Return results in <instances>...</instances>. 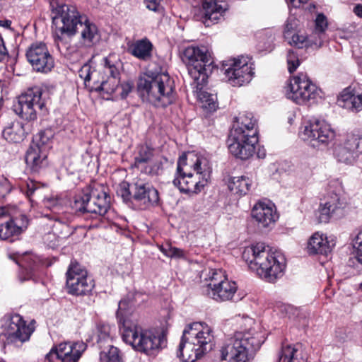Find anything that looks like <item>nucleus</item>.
I'll return each mask as SVG.
<instances>
[{"label": "nucleus", "mask_w": 362, "mask_h": 362, "mask_svg": "<svg viewBox=\"0 0 362 362\" xmlns=\"http://www.w3.org/2000/svg\"><path fill=\"white\" fill-rule=\"evenodd\" d=\"M362 153V133L355 132L347 135L344 142L337 145L334 151L336 159L345 164H353Z\"/></svg>", "instance_id": "obj_21"}, {"label": "nucleus", "mask_w": 362, "mask_h": 362, "mask_svg": "<svg viewBox=\"0 0 362 362\" xmlns=\"http://www.w3.org/2000/svg\"><path fill=\"white\" fill-rule=\"evenodd\" d=\"M11 25V21L9 20H0V26L4 27L6 28H10Z\"/></svg>", "instance_id": "obj_58"}, {"label": "nucleus", "mask_w": 362, "mask_h": 362, "mask_svg": "<svg viewBox=\"0 0 362 362\" xmlns=\"http://www.w3.org/2000/svg\"><path fill=\"white\" fill-rule=\"evenodd\" d=\"M134 166L141 173L157 175L162 168V163L154 159L153 150L146 145L139 146L134 156Z\"/></svg>", "instance_id": "obj_23"}, {"label": "nucleus", "mask_w": 362, "mask_h": 362, "mask_svg": "<svg viewBox=\"0 0 362 362\" xmlns=\"http://www.w3.org/2000/svg\"><path fill=\"white\" fill-rule=\"evenodd\" d=\"M44 185L34 180H29L26 182L25 186L22 185V189L25 192L26 196L32 200L33 197H36L38 199H42L45 207L52 210L53 215L59 214L62 209V203L57 197H43L42 191L44 189Z\"/></svg>", "instance_id": "obj_25"}, {"label": "nucleus", "mask_w": 362, "mask_h": 362, "mask_svg": "<svg viewBox=\"0 0 362 362\" xmlns=\"http://www.w3.org/2000/svg\"><path fill=\"white\" fill-rule=\"evenodd\" d=\"M86 349V344L82 341L73 344L64 342L52 348L47 356L49 358L55 355L57 358L63 362H76Z\"/></svg>", "instance_id": "obj_26"}, {"label": "nucleus", "mask_w": 362, "mask_h": 362, "mask_svg": "<svg viewBox=\"0 0 362 362\" xmlns=\"http://www.w3.org/2000/svg\"><path fill=\"white\" fill-rule=\"evenodd\" d=\"M243 259L250 268L268 282H274L283 275L286 259L279 252H273L263 243H258L245 249Z\"/></svg>", "instance_id": "obj_2"}, {"label": "nucleus", "mask_w": 362, "mask_h": 362, "mask_svg": "<svg viewBox=\"0 0 362 362\" xmlns=\"http://www.w3.org/2000/svg\"><path fill=\"white\" fill-rule=\"evenodd\" d=\"M224 11L225 8L216 0H202L200 20L206 27H209L218 22Z\"/></svg>", "instance_id": "obj_29"}, {"label": "nucleus", "mask_w": 362, "mask_h": 362, "mask_svg": "<svg viewBox=\"0 0 362 362\" xmlns=\"http://www.w3.org/2000/svg\"><path fill=\"white\" fill-rule=\"evenodd\" d=\"M121 332L123 341L137 351L151 355L165 346L163 334H156L128 320H124Z\"/></svg>", "instance_id": "obj_7"}, {"label": "nucleus", "mask_w": 362, "mask_h": 362, "mask_svg": "<svg viewBox=\"0 0 362 362\" xmlns=\"http://www.w3.org/2000/svg\"><path fill=\"white\" fill-rule=\"evenodd\" d=\"M47 91L40 87L28 88L18 97L14 111L24 119L35 120L38 115H45L47 113Z\"/></svg>", "instance_id": "obj_10"}, {"label": "nucleus", "mask_w": 362, "mask_h": 362, "mask_svg": "<svg viewBox=\"0 0 362 362\" xmlns=\"http://www.w3.org/2000/svg\"><path fill=\"white\" fill-rule=\"evenodd\" d=\"M360 288L362 290V283L360 284Z\"/></svg>", "instance_id": "obj_61"}, {"label": "nucleus", "mask_w": 362, "mask_h": 362, "mask_svg": "<svg viewBox=\"0 0 362 362\" xmlns=\"http://www.w3.org/2000/svg\"><path fill=\"white\" fill-rule=\"evenodd\" d=\"M7 55V50L4 43V40L0 37V62L3 61Z\"/></svg>", "instance_id": "obj_54"}, {"label": "nucleus", "mask_w": 362, "mask_h": 362, "mask_svg": "<svg viewBox=\"0 0 362 362\" xmlns=\"http://www.w3.org/2000/svg\"><path fill=\"white\" fill-rule=\"evenodd\" d=\"M296 26V19L294 18H289L285 25L284 37L286 39H289Z\"/></svg>", "instance_id": "obj_52"}, {"label": "nucleus", "mask_w": 362, "mask_h": 362, "mask_svg": "<svg viewBox=\"0 0 362 362\" xmlns=\"http://www.w3.org/2000/svg\"><path fill=\"white\" fill-rule=\"evenodd\" d=\"M288 70L291 74L294 72L300 65L298 56L293 50H289L287 54Z\"/></svg>", "instance_id": "obj_48"}, {"label": "nucleus", "mask_w": 362, "mask_h": 362, "mask_svg": "<svg viewBox=\"0 0 362 362\" xmlns=\"http://www.w3.org/2000/svg\"><path fill=\"white\" fill-rule=\"evenodd\" d=\"M182 62L187 65L189 76L197 85L204 83L213 69V61L206 47H187L182 53Z\"/></svg>", "instance_id": "obj_11"}, {"label": "nucleus", "mask_w": 362, "mask_h": 362, "mask_svg": "<svg viewBox=\"0 0 362 362\" xmlns=\"http://www.w3.org/2000/svg\"><path fill=\"white\" fill-rule=\"evenodd\" d=\"M213 339L212 329L206 323L189 324L183 330L177 355L184 362H194L211 349Z\"/></svg>", "instance_id": "obj_5"}, {"label": "nucleus", "mask_w": 362, "mask_h": 362, "mask_svg": "<svg viewBox=\"0 0 362 362\" xmlns=\"http://www.w3.org/2000/svg\"><path fill=\"white\" fill-rule=\"evenodd\" d=\"M300 136L314 148L327 146L335 138V132L325 120H310L302 127Z\"/></svg>", "instance_id": "obj_14"}, {"label": "nucleus", "mask_w": 362, "mask_h": 362, "mask_svg": "<svg viewBox=\"0 0 362 362\" xmlns=\"http://www.w3.org/2000/svg\"><path fill=\"white\" fill-rule=\"evenodd\" d=\"M11 191V185L8 180L0 175V199L5 198Z\"/></svg>", "instance_id": "obj_50"}, {"label": "nucleus", "mask_w": 362, "mask_h": 362, "mask_svg": "<svg viewBox=\"0 0 362 362\" xmlns=\"http://www.w3.org/2000/svg\"><path fill=\"white\" fill-rule=\"evenodd\" d=\"M115 327H111L108 324L99 323L97 326L98 339L97 342L100 348L102 349L103 346L107 344H111L112 340L114 337Z\"/></svg>", "instance_id": "obj_39"}, {"label": "nucleus", "mask_w": 362, "mask_h": 362, "mask_svg": "<svg viewBox=\"0 0 362 362\" xmlns=\"http://www.w3.org/2000/svg\"><path fill=\"white\" fill-rule=\"evenodd\" d=\"M38 259L36 256L25 253L22 255L17 261L21 267L18 272V279L23 283L25 281L30 280L33 276L34 265L37 262Z\"/></svg>", "instance_id": "obj_34"}, {"label": "nucleus", "mask_w": 362, "mask_h": 362, "mask_svg": "<svg viewBox=\"0 0 362 362\" xmlns=\"http://www.w3.org/2000/svg\"><path fill=\"white\" fill-rule=\"evenodd\" d=\"M288 43L298 48H303L307 45V37L303 35H300L298 33H293L290 36Z\"/></svg>", "instance_id": "obj_49"}, {"label": "nucleus", "mask_w": 362, "mask_h": 362, "mask_svg": "<svg viewBox=\"0 0 362 362\" xmlns=\"http://www.w3.org/2000/svg\"><path fill=\"white\" fill-rule=\"evenodd\" d=\"M198 98L202 104V107L210 112L216 110V95L211 94L206 91H199Z\"/></svg>", "instance_id": "obj_43"}, {"label": "nucleus", "mask_w": 362, "mask_h": 362, "mask_svg": "<svg viewBox=\"0 0 362 362\" xmlns=\"http://www.w3.org/2000/svg\"><path fill=\"white\" fill-rule=\"evenodd\" d=\"M79 30H81V42L85 47H92L100 41V35L97 26L86 17L80 25Z\"/></svg>", "instance_id": "obj_33"}, {"label": "nucleus", "mask_w": 362, "mask_h": 362, "mask_svg": "<svg viewBox=\"0 0 362 362\" xmlns=\"http://www.w3.org/2000/svg\"><path fill=\"white\" fill-rule=\"evenodd\" d=\"M264 340L262 333L254 329L235 332L221 346L216 362H247L254 358Z\"/></svg>", "instance_id": "obj_3"}, {"label": "nucleus", "mask_w": 362, "mask_h": 362, "mask_svg": "<svg viewBox=\"0 0 362 362\" xmlns=\"http://www.w3.org/2000/svg\"><path fill=\"white\" fill-rule=\"evenodd\" d=\"M132 87L133 86L132 83L129 82L122 83L120 86H119V88L117 89L121 90L119 93L121 98H125L128 95V94L132 91Z\"/></svg>", "instance_id": "obj_53"}, {"label": "nucleus", "mask_w": 362, "mask_h": 362, "mask_svg": "<svg viewBox=\"0 0 362 362\" xmlns=\"http://www.w3.org/2000/svg\"><path fill=\"white\" fill-rule=\"evenodd\" d=\"M100 362H123L119 350L112 344L103 348L100 354Z\"/></svg>", "instance_id": "obj_41"}, {"label": "nucleus", "mask_w": 362, "mask_h": 362, "mask_svg": "<svg viewBox=\"0 0 362 362\" xmlns=\"http://www.w3.org/2000/svg\"><path fill=\"white\" fill-rule=\"evenodd\" d=\"M308 0H286L288 4L291 5L294 8H298L301 5L307 3Z\"/></svg>", "instance_id": "obj_55"}, {"label": "nucleus", "mask_w": 362, "mask_h": 362, "mask_svg": "<svg viewBox=\"0 0 362 362\" xmlns=\"http://www.w3.org/2000/svg\"><path fill=\"white\" fill-rule=\"evenodd\" d=\"M2 135L8 142L18 143L23 140L25 130L21 122H13L4 129Z\"/></svg>", "instance_id": "obj_36"}, {"label": "nucleus", "mask_w": 362, "mask_h": 362, "mask_svg": "<svg viewBox=\"0 0 362 362\" xmlns=\"http://www.w3.org/2000/svg\"><path fill=\"white\" fill-rule=\"evenodd\" d=\"M327 27V21L326 17L323 14H318L315 19V28L313 37L317 36L318 40H308L316 47H320L325 39V30Z\"/></svg>", "instance_id": "obj_38"}, {"label": "nucleus", "mask_w": 362, "mask_h": 362, "mask_svg": "<svg viewBox=\"0 0 362 362\" xmlns=\"http://www.w3.org/2000/svg\"><path fill=\"white\" fill-rule=\"evenodd\" d=\"M356 245L362 246V230L360 231L354 240V247Z\"/></svg>", "instance_id": "obj_56"}, {"label": "nucleus", "mask_w": 362, "mask_h": 362, "mask_svg": "<svg viewBox=\"0 0 362 362\" xmlns=\"http://www.w3.org/2000/svg\"><path fill=\"white\" fill-rule=\"evenodd\" d=\"M211 173L206 158L194 153L183 154L178 159L177 174L173 183L180 192L198 194L207 185Z\"/></svg>", "instance_id": "obj_1"}, {"label": "nucleus", "mask_w": 362, "mask_h": 362, "mask_svg": "<svg viewBox=\"0 0 362 362\" xmlns=\"http://www.w3.org/2000/svg\"><path fill=\"white\" fill-rule=\"evenodd\" d=\"M161 1L162 0H144V3L148 9L155 12H160L163 10Z\"/></svg>", "instance_id": "obj_51"}, {"label": "nucleus", "mask_w": 362, "mask_h": 362, "mask_svg": "<svg viewBox=\"0 0 362 362\" xmlns=\"http://www.w3.org/2000/svg\"><path fill=\"white\" fill-rule=\"evenodd\" d=\"M35 321L29 324L20 315L6 316L1 320L0 336L6 339L5 343L19 347L28 341L35 331Z\"/></svg>", "instance_id": "obj_12"}, {"label": "nucleus", "mask_w": 362, "mask_h": 362, "mask_svg": "<svg viewBox=\"0 0 362 362\" xmlns=\"http://www.w3.org/2000/svg\"><path fill=\"white\" fill-rule=\"evenodd\" d=\"M117 194L124 202L129 201L132 198V184L129 185L127 182H121L117 188Z\"/></svg>", "instance_id": "obj_46"}, {"label": "nucleus", "mask_w": 362, "mask_h": 362, "mask_svg": "<svg viewBox=\"0 0 362 362\" xmlns=\"http://www.w3.org/2000/svg\"><path fill=\"white\" fill-rule=\"evenodd\" d=\"M160 250L164 255H165L168 257L175 259L186 258V253L183 250L173 247L170 244H165V245H161L160 247Z\"/></svg>", "instance_id": "obj_44"}, {"label": "nucleus", "mask_w": 362, "mask_h": 362, "mask_svg": "<svg viewBox=\"0 0 362 362\" xmlns=\"http://www.w3.org/2000/svg\"><path fill=\"white\" fill-rule=\"evenodd\" d=\"M98 72H99V74L97 76H93L90 78V81H93V84L95 85V86L100 85L101 80H100L99 76L100 74H103V70L98 71Z\"/></svg>", "instance_id": "obj_57"}, {"label": "nucleus", "mask_w": 362, "mask_h": 362, "mask_svg": "<svg viewBox=\"0 0 362 362\" xmlns=\"http://www.w3.org/2000/svg\"><path fill=\"white\" fill-rule=\"evenodd\" d=\"M353 253V257L349 259V265L358 270H362V246L356 245Z\"/></svg>", "instance_id": "obj_45"}, {"label": "nucleus", "mask_w": 362, "mask_h": 362, "mask_svg": "<svg viewBox=\"0 0 362 362\" xmlns=\"http://www.w3.org/2000/svg\"><path fill=\"white\" fill-rule=\"evenodd\" d=\"M57 2L52 1V22L57 26V30L54 35V41L59 45V42H63L64 35L72 37L79 31V27L86 18L78 11L76 8L71 5H57Z\"/></svg>", "instance_id": "obj_8"}, {"label": "nucleus", "mask_w": 362, "mask_h": 362, "mask_svg": "<svg viewBox=\"0 0 362 362\" xmlns=\"http://www.w3.org/2000/svg\"><path fill=\"white\" fill-rule=\"evenodd\" d=\"M338 103L340 106L358 112L362 110V92L351 87L345 88L341 93Z\"/></svg>", "instance_id": "obj_31"}, {"label": "nucleus", "mask_w": 362, "mask_h": 362, "mask_svg": "<svg viewBox=\"0 0 362 362\" xmlns=\"http://www.w3.org/2000/svg\"><path fill=\"white\" fill-rule=\"evenodd\" d=\"M47 151L45 148H39L37 145H30L25 154V163L33 173H38L47 165Z\"/></svg>", "instance_id": "obj_30"}, {"label": "nucleus", "mask_w": 362, "mask_h": 362, "mask_svg": "<svg viewBox=\"0 0 362 362\" xmlns=\"http://www.w3.org/2000/svg\"><path fill=\"white\" fill-rule=\"evenodd\" d=\"M300 355L301 354H299L296 349L286 346L282 349L279 362H307L306 359Z\"/></svg>", "instance_id": "obj_42"}, {"label": "nucleus", "mask_w": 362, "mask_h": 362, "mask_svg": "<svg viewBox=\"0 0 362 362\" xmlns=\"http://www.w3.org/2000/svg\"><path fill=\"white\" fill-rule=\"evenodd\" d=\"M257 120L252 112H243L235 119L228 139V150L242 160L251 157L258 142Z\"/></svg>", "instance_id": "obj_4"}, {"label": "nucleus", "mask_w": 362, "mask_h": 362, "mask_svg": "<svg viewBox=\"0 0 362 362\" xmlns=\"http://www.w3.org/2000/svg\"><path fill=\"white\" fill-rule=\"evenodd\" d=\"M66 287L69 293L83 296L89 293L94 287L87 272L76 262H71L66 272Z\"/></svg>", "instance_id": "obj_19"}, {"label": "nucleus", "mask_w": 362, "mask_h": 362, "mask_svg": "<svg viewBox=\"0 0 362 362\" xmlns=\"http://www.w3.org/2000/svg\"><path fill=\"white\" fill-rule=\"evenodd\" d=\"M39 232L44 243L50 247L57 245L60 239L70 233L69 226L59 220L57 215H45L40 221Z\"/></svg>", "instance_id": "obj_17"}, {"label": "nucleus", "mask_w": 362, "mask_h": 362, "mask_svg": "<svg viewBox=\"0 0 362 362\" xmlns=\"http://www.w3.org/2000/svg\"><path fill=\"white\" fill-rule=\"evenodd\" d=\"M132 199L139 202L144 208H148L158 203V190L149 182L137 180L132 184Z\"/></svg>", "instance_id": "obj_24"}, {"label": "nucleus", "mask_w": 362, "mask_h": 362, "mask_svg": "<svg viewBox=\"0 0 362 362\" xmlns=\"http://www.w3.org/2000/svg\"><path fill=\"white\" fill-rule=\"evenodd\" d=\"M224 74L233 86H241L250 82L254 75L252 64L247 57H240L225 62Z\"/></svg>", "instance_id": "obj_16"}, {"label": "nucleus", "mask_w": 362, "mask_h": 362, "mask_svg": "<svg viewBox=\"0 0 362 362\" xmlns=\"http://www.w3.org/2000/svg\"><path fill=\"white\" fill-rule=\"evenodd\" d=\"M345 206V202L337 193L330 192L325 197L319 207V220L321 223H327L331 218L341 214Z\"/></svg>", "instance_id": "obj_27"}, {"label": "nucleus", "mask_w": 362, "mask_h": 362, "mask_svg": "<svg viewBox=\"0 0 362 362\" xmlns=\"http://www.w3.org/2000/svg\"><path fill=\"white\" fill-rule=\"evenodd\" d=\"M200 278L207 283L202 291L217 302L233 300L238 286L235 281L228 279L225 272L221 269H209L202 272Z\"/></svg>", "instance_id": "obj_9"}, {"label": "nucleus", "mask_w": 362, "mask_h": 362, "mask_svg": "<svg viewBox=\"0 0 362 362\" xmlns=\"http://www.w3.org/2000/svg\"><path fill=\"white\" fill-rule=\"evenodd\" d=\"M354 11L358 16L362 18V5L356 6Z\"/></svg>", "instance_id": "obj_59"}, {"label": "nucleus", "mask_w": 362, "mask_h": 362, "mask_svg": "<svg viewBox=\"0 0 362 362\" xmlns=\"http://www.w3.org/2000/svg\"><path fill=\"white\" fill-rule=\"evenodd\" d=\"M28 225V219L25 215L18 217L0 225V239L7 240L10 237L21 233Z\"/></svg>", "instance_id": "obj_32"}, {"label": "nucleus", "mask_w": 362, "mask_h": 362, "mask_svg": "<svg viewBox=\"0 0 362 362\" xmlns=\"http://www.w3.org/2000/svg\"><path fill=\"white\" fill-rule=\"evenodd\" d=\"M26 58L37 72L47 74L54 66V59L47 45L42 42L33 43L26 51Z\"/></svg>", "instance_id": "obj_20"}, {"label": "nucleus", "mask_w": 362, "mask_h": 362, "mask_svg": "<svg viewBox=\"0 0 362 362\" xmlns=\"http://www.w3.org/2000/svg\"><path fill=\"white\" fill-rule=\"evenodd\" d=\"M137 89L144 101L156 107H166L176 99L174 81L165 72L141 76Z\"/></svg>", "instance_id": "obj_6"}, {"label": "nucleus", "mask_w": 362, "mask_h": 362, "mask_svg": "<svg viewBox=\"0 0 362 362\" xmlns=\"http://www.w3.org/2000/svg\"><path fill=\"white\" fill-rule=\"evenodd\" d=\"M251 216L264 229H270L279 218L275 206L269 201L257 202L252 208Z\"/></svg>", "instance_id": "obj_22"}, {"label": "nucleus", "mask_w": 362, "mask_h": 362, "mask_svg": "<svg viewBox=\"0 0 362 362\" xmlns=\"http://www.w3.org/2000/svg\"><path fill=\"white\" fill-rule=\"evenodd\" d=\"M78 73L80 77L84 80L86 83L90 81L91 77L97 76L99 74L97 70L92 69L88 64H84Z\"/></svg>", "instance_id": "obj_47"}, {"label": "nucleus", "mask_w": 362, "mask_h": 362, "mask_svg": "<svg viewBox=\"0 0 362 362\" xmlns=\"http://www.w3.org/2000/svg\"><path fill=\"white\" fill-rule=\"evenodd\" d=\"M287 97L298 105L312 103L318 96L317 86L309 79L308 75L299 73L291 78Z\"/></svg>", "instance_id": "obj_15"}, {"label": "nucleus", "mask_w": 362, "mask_h": 362, "mask_svg": "<svg viewBox=\"0 0 362 362\" xmlns=\"http://www.w3.org/2000/svg\"><path fill=\"white\" fill-rule=\"evenodd\" d=\"M153 45L146 38L136 40L129 45V52L140 60L147 61L152 56Z\"/></svg>", "instance_id": "obj_35"}, {"label": "nucleus", "mask_w": 362, "mask_h": 362, "mask_svg": "<svg viewBox=\"0 0 362 362\" xmlns=\"http://www.w3.org/2000/svg\"><path fill=\"white\" fill-rule=\"evenodd\" d=\"M124 305H125V301L124 300H120L119 301L118 312L120 313L121 314L122 313V310H123V307L124 306Z\"/></svg>", "instance_id": "obj_60"}, {"label": "nucleus", "mask_w": 362, "mask_h": 362, "mask_svg": "<svg viewBox=\"0 0 362 362\" xmlns=\"http://www.w3.org/2000/svg\"><path fill=\"white\" fill-rule=\"evenodd\" d=\"M334 237H327L319 232L315 233L308 243V251L310 254H321L327 255L335 246Z\"/></svg>", "instance_id": "obj_28"}, {"label": "nucleus", "mask_w": 362, "mask_h": 362, "mask_svg": "<svg viewBox=\"0 0 362 362\" xmlns=\"http://www.w3.org/2000/svg\"><path fill=\"white\" fill-rule=\"evenodd\" d=\"M54 137V132L51 129H46L37 134L30 145H37L39 148H45L46 151L49 148V144Z\"/></svg>", "instance_id": "obj_40"}, {"label": "nucleus", "mask_w": 362, "mask_h": 362, "mask_svg": "<svg viewBox=\"0 0 362 362\" xmlns=\"http://www.w3.org/2000/svg\"><path fill=\"white\" fill-rule=\"evenodd\" d=\"M110 204V197L105 191L93 188L77 194L71 206L76 211L104 216Z\"/></svg>", "instance_id": "obj_13"}, {"label": "nucleus", "mask_w": 362, "mask_h": 362, "mask_svg": "<svg viewBox=\"0 0 362 362\" xmlns=\"http://www.w3.org/2000/svg\"><path fill=\"white\" fill-rule=\"evenodd\" d=\"M228 186L230 192L242 197L250 190L252 181L245 176L233 177L230 180Z\"/></svg>", "instance_id": "obj_37"}, {"label": "nucleus", "mask_w": 362, "mask_h": 362, "mask_svg": "<svg viewBox=\"0 0 362 362\" xmlns=\"http://www.w3.org/2000/svg\"><path fill=\"white\" fill-rule=\"evenodd\" d=\"M121 62L113 54L103 59V74L100 85L95 86L97 91L107 96L115 93L119 85V68Z\"/></svg>", "instance_id": "obj_18"}]
</instances>
